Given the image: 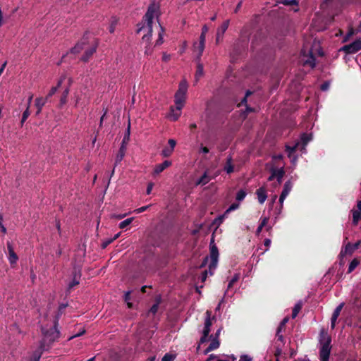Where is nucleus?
Returning <instances> with one entry per match:
<instances>
[{
  "instance_id": "30",
  "label": "nucleus",
  "mask_w": 361,
  "mask_h": 361,
  "mask_svg": "<svg viewBox=\"0 0 361 361\" xmlns=\"http://www.w3.org/2000/svg\"><path fill=\"white\" fill-rule=\"evenodd\" d=\"M302 308L301 303L298 302L295 304L292 312V318H295Z\"/></svg>"
},
{
  "instance_id": "27",
  "label": "nucleus",
  "mask_w": 361,
  "mask_h": 361,
  "mask_svg": "<svg viewBox=\"0 0 361 361\" xmlns=\"http://www.w3.org/2000/svg\"><path fill=\"white\" fill-rule=\"evenodd\" d=\"M240 279V274H235L233 277L231 279L228 284L227 290L226 291L225 294H227L228 292V290L234 285L235 283H236Z\"/></svg>"
},
{
  "instance_id": "44",
  "label": "nucleus",
  "mask_w": 361,
  "mask_h": 361,
  "mask_svg": "<svg viewBox=\"0 0 361 361\" xmlns=\"http://www.w3.org/2000/svg\"><path fill=\"white\" fill-rule=\"evenodd\" d=\"M149 207V205L140 207V208L135 209V212H136L137 214L142 213V212H145V210H147Z\"/></svg>"
},
{
  "instance_id": "8",
  "label": "nucleus",
  "mask_w": 361,
  "mask_h": 361,
  "mask_svg": "<svg viewBox=\"0 0 361 361\" xmlns=\"http://www.w3.org/2000/svg\"><path fill=\"white\" fill-rule=\"evenodd\" d=\"M205 315H206V317H205L204 324V329L202 330V336L200 338V343H204L207 341V340H208L207 337L210 332V328H211V326L212 324V319H214V317H213V318L211 317L212 312L209 310H207L206 312Z\"/></svg>"
},
{
  "instance_id": "45",
  "label": "nucleus",
  "mask_w": 361,
  "mask_h": 361,
  "mask_svg": "<svg viewBox=\"0 0 361 361\" xmlns=\"http://www.w3.org/2000/svg\"><path fill=\"white\" fill-rule=\"evenodd\" d=\"M127 144L128 142H123V141H122L121 145L119 148V151H121V152L126 154Z\"/></svg>"
},
{
  "instance_id": "6",
  "label": "nucleus",
  "mask_w": 361,
  "mask_h": 361,
  "mask_svg": "<svg viewBox=\"0 0 361 361\" xmlns=\"http://www.w3.org/2000/svg\"><path fill=\"white\" fill-rule=\"evenodd\" d=\"M219 251L216 245H211L210 247V256L209 257H206L202 267L207 264V261L209 259V270H206L202 276V281H204L208 271L211 275L213 274L214 271L216 269L218 264Z\"/></svg>"
},
{
  "instance_id": "59",
  "label": "nucleus",
  "mask_w": 361,
  "mask_h": 361,
  "mask_svg": "<svg viewBox=\"0 0 361 361\" xmlns=\"http://www.w3.org/2000/svg\"><path fill=\"white\" fill-rule=\"evenodd\" d=\"M251 94H252V92L250 91H247L245 97L242 100V103H246V102H247V97H248Z\"/></svg>"
},
{
  "instance_id": "4",
  "label": "nucleus",
  "mask_w": 361,
  "mask_h": 361,
  "mask_svg": "<svg viewBox=\"0 0 361 361\" xmlns=\"http://www.w3.org/2000/svg\"><path fill=\"white\" fill-rule=\"evenodd\" d=\"M88 42V37H83L81 40L71 49V52L73 54H78L82 50H85V54L82 56L81 60L83 61H87L97 49V44L95 42L92 43L90 47H87Z\"/></svg>"
},
{
  "instance_id": "32",
  "label": "nucleus",
  "mask_w": 361,
  "mask_h": 361,
  "mask_svg": "<svg viewBox=\"0 0 361 361\" xmlns=\"http://www.w3.org/2000/svg\"><path fill=\"white\" fill-rule=\"evenodd\" d=\"M130 123L128 122V125L126 131V133L123 136V142H128L130 140Z\"/></svg>"
},
{
  "instance_id": "50",
  "label": "nucleus",
  "mask_w": 361,
  "mask_h": 361,
  "mask_svg": "<svg viewBox=\"0 0 361 361\" xmlns=\"http://www.w3.org/2000/svg\"><path fill=\"white\" fill-rule=\"evenodd\" d=\"M85 333V330L82 329L81 331H79V333L76 334L75 335L71 336L69 338V340H71L75 337L80 336L83 335Z\"/></svg>"
},
{
  "instance_id": "47",
  "label": "nucleus",
  "mask_w": 361,
  "mask_h": 361,
  "mask_svg": "<svg viewBox=\"0 0 361 361\" xmlns=\"http://www.w3.org/2000/svg\"><path fill=\"white\" fill-rule=\"evenodd\" d=\"M73 99L75 101V106H78L80 100V96L78 94H75Z\"/></svg>"
},
{
  "instance_id": "25",
  "label": "nucleus",
  "mask_w": 361,
  "mask_h": 361,
  "mask_svg": "<svg viewBox=\"0 0 361 361\" xmlns=\"http://www.w3.org/2000/svg\"><path fill=\"white\" fill-rule=\"evenodd\" d=\"M209 177L207 172H205L202 177L196 182V185H205L209 181Z\"/></svg>"
},
{
  "instance_id": "33",
  "label": "nucleus",
  "mask_w": 361,
  "mask_h": 361,
  "mask_svg": "<svg viewBox=\"0 0 361 361\" xmlns=\"http://www.w3.org/2000/svg\"><path fill=\"white\" fill-rule=\"evenodd\" d=\"M359 264V261L357 259H353L348 267V273H351Z\"/></svg>"
},
{
  "instance_id": "7",
  "label": "nucleus",
  "mask_w": 361,
  "mask_h": 361,
  "mask_svg": "<svg viewBox=\"0 0 361 361\" xmlns=\"http://www.w3.org/2000/svg\"><path fill=\"white\" fill-rule=\"evenodd\" d=\"M187 91L188 83L185 80H182L174 96L175 106H178V108H183L186 100Z\"/></svg>"
},
{
  "instance_id": "20",
  "label": "nucleus",
  "mask_w": 361,
  "mask_h": 361,
  "mask_svg": "<svg viewBox=\"0 0 361 361\" xmlns=\"http://www.w3.org/2000/svg\"><path fill=\"white\" fill-rule=\"evenodd\" d=\"M240 206V204L239 203H233L232 204H231L229 206V207L226 210V212H224V214L221 216H220L218 219L220 221V222H221L224 218L232 211H234L235 209H237Z\"/></svg>"
},
{
  "instance_id": "21",
  "label": "nucleus",
  "mask_w": 361,
  "mask_h": 361,
  "mask_svg": "<svg viewBox=\"0 0 361 361\" xmlns=\"http://www.w3.org/2000/svg\"><path fill=\"white\" fill-rule=\"evenodd\" d=\"M228 25H229V21L228 20H226L224 21L222 25H221V27H219V29L217 30V33H216V41L219 40V38L221 36L224 35V32H226V30L228 29Z\"/></svg>"
},
{
  "instance_id": "14",
  "label": "nucleus",
  "mask_w": 361,
  "mask_h": 361,
  "mask_svg": "<svg viewBox=\"0 0 361 361\" xmlns=\"http://www.w3.org/2000/svg\"><path fill=\"white\" fill-rule=\"evenodd\" d=\"M205 43L203 42H194L193 51L197 55V60L199 61L204 50Z\"/></svg>"
},
{
  "instance_id": "22",
  "label": "nucleus",
  "mask_w": 361,
  "mask_h": 361,
  "mask_svg": "<svg viewBox=\"0 0 361 361\" xmlns=\"http://www.w3.org/2000/svg\"><path fill=\"white\" fill-rule=\"evenodd\" d=\"M275 171V178L277 179V182L279 184H281L282 182L283 177L284 176L285 171L283 167L280 169H274Z\"/></svg>"
},
{
  "instance_id": "49",
  "label": "nucleus",
  "mask_w": 361,
  "mask_h": 361,
  "mask_svg": "<svg viewBox=\"0 0 361 361\" xmlns=\"http://www.w3.org/2000/svg\"><path fill=\"white\" fill-rule=\"evenodd\" d=\"M337 319H338V317H334V316L331 317V329H334L335 328Z\"/></svg>"
},
{
  "instance_id": "54",
  "label": "nucleus",
  "mask_w": 361,
  "mask_h": 361,
  "mask_svg": "<svg viewBox=\"0 0 361 361\" xmlns=\"http://www.w3.org/2000/svg\"><path fill=\"white\" fill-rule=\"evenodd\" d=\"M264 245L267 247L266 250H268L269 247L271 245V240L270 239H265L264 242Z\"/></svg>"
},
{
  "instance_id": "56",
  "label": "nucleus",
  "mask_w": 361,
  "mask_h": 361,
  "mask_svg": "<svg viewBox=\"0 0 361 361\" xmlns=\"http://www.w3.org/2000/svg\"><path fill=\"white\" fill-rule=\"evenodd\" d=\"M354 33V31L353 29H350L348 34L346 35V37L344 39V41H346L350 37H351Z\"/></svg>"
},
{
  "instance_id": "60",
  "label": "nucleus",
  "mask_w": 361,
  "mask_h": 361,
  "mask_svg": "<svg viewBox=\"0 0 361 361\" xmlns=\"http://www.w3.org/2000/svg\"><path fill=\"white\" fill-rule=\"evenodd\" d=\"M288 317H285V318L282 320V322H281V325H280V326H279V327H281V328L282 326H284V325L288 322Z\"/></svg>"
},
{
  "instance_id": "19",
  "label": "nucleus",
  "mask_w": 361,
  "mask_h": 361,
  "mask_svg": "<svg viewBox=\"0 0 361 361\" xmlns=\"http://www.w3.org/2000/svg\"><path fill=\"white\" fill-rule=\"evenodd\" d=\"M68 87H67L65 89V90L63 91V94L61 97V99H60V103L61 105H63L67 102V98H68V95L69 94V87L71 86V85L72 83V78H68Z\"/></svg>"
},
{
  "instance_id": "46",
  "label": "nucleus",
  "mask_w": 361,
  "mask_h": 361,
  "mask_svg": "<svg viewBox=\"0 0 361 361\" xmlns=\"http://www.w3.org/2000/svg\"><path fill=\"white\" fill-rule=\"evenodd\" d=\"M238 361H252V358L247 355H243L240 356Z\"/></svg>"
},
{
  "instance_id": "12",
  "label": "nucleus",
  "mask_w": 361,
  "mask_h": 361,
  "mask_svg": "<svg viewBox=\"0 0 361 361\" xmlns=\"http://www.w3.org/2000/svg\"><path fill=\"white\" fill-rule=\"evenodd\" d=\"M7 249L8 252V260L11 266L15 265L18 260V257L15 252L11 242H7Z\"/></svg>"
},
{
  "instance_id": "16",
  "label": "nucleus",
  "mask_w": 361,
  "mask_h": 361,
  "mask_svg": "<svg viewBox=\"0 0 361 361\" xmlns=\"http://www.w3.org/2000/svg\"><path fill=\"white\" fill-rule=\"evenodd\" d=\"M171 161L169 160H165L161 164H157L155 166L154 169L153 173L154 175H158L160 173H161L164 170H165L166 168L169 167L171 165Z\"/></svg>"
},
{
  "instance_id": "40",
  "label": "nucleus",
  "mask_w": 361,
  "mask_h": 361,
  "mask_svg": "<svg viewBox=\"0 0 361 361\" xmlns=\"http://www.w3.org/2000/svg\"><path fill=\"white\" fill-rule=\"evenodd\" d=\"M130 291H127L125 293L124 299H125V301L127 302L128 307L129 308H131L133 306V304L130 302Z\"/></svg>"
},
{
  "instance_id": "23",
  "label": "nucleus",
  "mask_w": 361,
  "mask_h": 361,
  "mask_svg": "<svg viewBox=\"0 0 361 361\" xmlns=\"http://www.w3.org/2000/svg\"><path fill=\"white\" fill-rule=\"evenodd\" d=\"M224 171L227 173H231L233 171V166L232 164V157H228L227 158L226 163L224 166Z\"/></svg>"
},
{
  "instance_id": "17",
  "label": "nucleus",
  "mask_w": 361,
  "mask_h": 361,
  "mask_svg": "<svg viewBox=\"0 0 361 361\" xmlns=\"http://www.w3.org/2000/svg\"><path fill=\"white\" fill-rule=\"evenodd\" d=\"M220 343L219 338H213L209 345L205 349L204 353L206 355L210 351L217 349L219 347Z\"/></svg>"
},
{
  "instance_id": "48",
  "label": "nucleus",
  "mask_w": 361,
  "mask_h": 361,
  "mask_svg": "<svg viewBox=\"0 0 361 361\" xmlns=\"http://www.w3.org/2000/svg\"><path fill=\"white\" fill-rule=\"evenodd\" d=\"M269 219L267 217H264L262 219L259 226L261 227L265 226L268 223Z\"/></svg>"
},
{
  "instance_id": "57",
  "label": "nucleus",
  "mask_w": 361,
  "mask_h": 361,
  "mask_svg": "<svg viewBox=\"0 0 361 361\" xmlns=\"http://www.w3.org/2000/svg\"><path fill=\"white\" fill-rule=\"evenodd\" d=\"M205 39H206V34H204V33H201L200 36V42H203V43H205Z\"/></svg>"
},
{
  "instance_id": "24",
  "label": "nucleus",
  "mask_w": 361,
  "mask_h": 361,
  "mask_svg": "<svg viewBox=\"0 0 361 361\" xmlns=\"http://www.w3.org/2000/svg\"><path fill=\"white\" fill-rule=\"evenodd\" d=\"M47 98L43 97H37L35 99V106L37 109H39V111H42L43 106L45 105L47 102Z\"/></svg>"
},
{
  "instance_id": "41",
  "label": "nucleus",
  "mask_w": 361,
  "mask_h": 361,
  "mask_svg": "<svg viewBox=\"0 0 361 361\" xmlns=\"http://www.w3.org/2000/svg\"><path fill=\"white\" fill-rule=\"evenodd\" d=\"M209 152V149L207 147L204 146L201 144L199 147V153L202 154H207Z\"/></svg>"
},
{
  "instance_id": "18",
  "label": "nucleus",
  "mask_w": 361,
  "mask_h": 361,
  "mask_svg": "<svg viewBox=\"0 0 361 361\" xmlns=\"http://www.w3.org/2000/svg\"><path fill=\"white\" fill-rule=\"evenodd\" d=\"M66 78V76L65 75H63L61 76L60 79L59 80L58 82H57V85L56 87H53L51 88V90H49L47 96V99L49 98V97H52L57 91L58 88L61 85L62 82H63V80Z\"/></svg>"
},
{
  "instance_id": "35",
  "label": "nucleus",
  "mask_w": 361,
  "mask_h": 361,
  "mask_svg": "<svg viewBox=\"0 0 361 361\" xmlns=\"http://www.w3.org/2000/svg\"><path fill=\"white\" fill-rule=\"evenodd\" d=\"M133 219H134L133 217L125 219L124 221H121L119 224V228H121V229L126 228L127 226H128L129 224H130L132 223Z\"/></svg>"
},
{
  "instance_id": "29",
  "label": "nucleus",
  "mask_w": 361,
  "mask_h": 361,
  "mask_svg": "<svg viewBox=\"0 0 361 361\" xmlns=\"http://www.w3.org/2000/svg\"><path fill=\"white\" fill-rule=\"evenodd\" d=\"M159 37L156 42V44L157 45H160L163 43L164 40H163V36H164V28L163 27L159 24Z\"/></svg>"
},
{
  "instance_id": "34",
  "label": "nucleus",
  "mask_w": 361,
  "mask_h": 361,
  "mask_svg": "<svg viewBox=\"0 0 361 361\" xmlns=\"http://www.w3.org/2000/svg\"><path fill=\"white\" fill-rule=\"evenodd\" d=\"M173 152V149H172L169 147H165L161 151V154L164 157H170L172 154Z\"/></svg>"
},
{
  "instance_id": "11",
  "label": "nucleus",
  "mask_w": 361,
  "mask_h": 361,
  "mask_svg": "<svg viewBox=\"0 0 361 361\" xmlns=\"http://www.w3.org/2000/svg\"><path fill=\"white\" fill-rule=\"evenodd\" d=\"M293 188V183L290 180H288L285 183L282 192L279 197V203L281 207H283V202L286 197L288 195Z\"/></svg>"
},
{
  "instance_id": "61",
  "label": "nucleus",
  "mask_w": 361,
  "mask_h": 361,
  "mask_svg": "<svg viewBox=\"0 0 361 361\" xmlns=\"http://www.w3.org/2000/svg\"><path fill=\"white\" fill-rule=\"evenodd\" d=\"M281 329V327H279L277 333H276V336L279 340L282 341L283 336L280 334Z\"/></svg>"
},
{
  "instance_id": "53",
  "label": "nucleus",
  "mask_w": 361,
  "mask_h": 361,
  "mask_svg": "<svg viewBox=\"0 0 361 361\" xmlns=\"http://www.w3.org/2000/svg\"><path fill=\"white\" fill-rule=\"evenodd\" d=\"M271 176L268 178L269 181H271L275 178V171L274 169H271Z\"/></svg>"
},
{
  "instance_id": "52",
  "label": "nucleus",
  "mask_w": 361,
  "mask_h": 361,
  "mask_svg": "<svg viewBox=\"0 0 361 361\" xmlns=\"http://www.w3.org/2000/svg\"><path fill=\"white\" fill-rule=\"evenodd\" d=\"M158 305L159 304L157 303V304H154L150 309V312L152 313V314H155L157 312V310H158Z\"/></svg>"
},
{
  "instance_id": "43",
  "label": "nucleus",
  "mask_w": 361,
  "mask_h": 361,
  "mask_svg": "<svg viewBox=\"0 0 361 361\" xmlns=\"http://www.w3.org/2000/svg\"><path fill=\"white\" fill-rule=\"evenodd\" d=\"M168 143L169 145V147L174 150V148L176 145V141L173 139H169Z\"/></svg>"
},
{
  "instance_id": "2",
  "label": "nucleus",
  "mask_w": 361,
  "mask_h": 361,
  "mask_svg": "<svg viewBox=\"0 0 361 361\" xmlns=\"http://www.w3.org/2000/svg\"><path fill=\"white\" fill-rule=\"evenodd\" d=\"M158 15V8L155 4H152L148 7L147 11L145 13L142 22L140 25V27L137 29V32H144L142 39L145 42H149L152 37V24L154 18Z\"/></svg>"
},
{
  "instance_id": "5",
  "label": "nucleus",
  "mask_w": 361,
  "mask_h": 361,
  "mask_svg": "<svg viewBox=\"0 0 361 361\" xmlns=\"http://www.w3.org/2000/svg\"><path fill=\"white\" fill-rule=\"evenodd\" d=\"M331 339L329 334L324 330H322L319 334V359L321 361H329L331 350Z\"/></svg>"
},
{
  "instance_id": "28",
  "label": "nucleus",
  "mask_w": 361,
  "mask_h": 361,
  "mask_svg": "<svg viewBox=\"0 0 361 361\" xmlns=\"http://www.w3.org/2000/svg\"><path fill=\"white\" fill-rule=\"evenodd\" d=\"M352 213H353V222L354 224L356 225L358 223V221H360V219H361V212H360V211L353 210Z\"/></svg>"
},
{
  "instance_id": "36",
  "label": "nucleus",
  "mask_w": 361,
  "mask_h": 361,
  "mask_svg": "<svg viewBox=\"0 0 361 361\" xmlns=\"http://www.w3.org/2000/svg\"><path fill=\"white\" fill-rule=\"evenodd\" d=\"M124 153L121 152V151L118 150V152L117 153L115 159V166H117L118 164L121 163V161L123 160V157H125Z\"/></svg>"
},
{
  "instance_id": "51",
  "label": "nucleus",
  "mask_w": 361,
  "mask_h": 361,
  "mask_svg": "<svg viewBox=\"0 0 361 361\" xmlns=\"http://www.w3.org/2000/svg\"><path fill=\"white\" fill-rule=\"evenodd\" d=\"M153 186H154V184L152 183H149L148 184L147 188V191H146L147 195H149L151 193Z\"/></svg>"
},
{
  "instance_id": "63",
  "label": "nucleus",
  "mask_w": 361,
  "mask_h": 361,
  "mask_svg": "<svg viewBox=\"0 0 361 361\" xmlns=\"http://www.w3.org/2000/svg\"><path fill=\"white\" fill-rule=\"evenodd\" d=\"M208 27L207 25H204L202 28V32L201 33H204V34H206L208 32Z\"/></svg>"
},
{
  "instance_id": "37",
  "label": "nucleus",
  "mask_w": 361,
  "mask_h": 361,
  "mask_svg": "<svg viewBox=\"0 0 361 361\" xmlns=\"http://www.w3.org/2000/svg\"><path fill=\"white\" fill-rule=\"evenodd\" d=\"M30 115V110L28 109V107L26 108L25 111L23 113L22 119H21V126L23 125V123L25 122V121L27 119L29 116Z\"/></svg>"
},
{
  "instance_id": "10",
  "label": "nucleus",
  "mask_w": 361,
  "mask_h": 361,
  "mask_svg": "<svg viewBox=\"0 0 361 361\" xmlns=\"http://www.w3.org/2000/svg\"><path fill=\"white\" fill-rule=\"evenodd\" d=\"M302 61L305 66H307L311 68H313L316 65L315 58L313 56L312 50H309L306 54L305 49L302 50Z\"/></svg>"
},
{
  "instance_id": "58",
  "label": "nucleus",
  "mask_w": 361,
  "mask_h": 361,
  "mask_svg": "<svg viewBox=\"0 0 361 361\" xmlns=\"http://www.w3.org/2000/svg\"><path fill=\"white\" fill-rule=\"evenodd\" d=\"M0 229L4 234L6 233L7 230L6 228L4 226L3 223L0 224Z\"/></svg>"
},
{
  "instance_id": "64",
  "label": "nucleus",
  "mask_w": 361,
  "mask_h": 361,
  "mask_svg": "<svg viewBox=\"0 0 361 361\" xmlns=\"http://www.w3.org/2000/svg\"><path fill=\"white\" fill-rule=\"evenodd\" d=\"M216 355H214V354H211V355L208 357V358L207 359V360H206V361H212V360H214V358H216Z\"/></svg>"
},
{
  "instance_id": "15",
  "label": "nucleus",
  "mask_w": 361,
  "mask_h": 361,
  "mask_svg": "<svg viewBox=\"0 0 361 361\" xmlns=\"http://www.w3.org/2000/svg\"><path fill=\"white\" fill-rule=\"evenodd\" d=\"M182 109L183 108H178V106H175V107L171 106L168 118L173 121H177L181 115Z\"/></svg>"
},
{
  "instance_id": "55",
  "label": "nucleus",
  "mask_w": 361,
  "mask_h": 361,
  "mask_svg": "<svg viewBox=\"0 0 361 361\" xmlns=\"http://www.w3.org/2000/svg\"><path fill=\"white\" fill-rule=\"evenodd\" d=\"M329 84L328 82H325V83L322 84L321 86V89L323 91L327 90L329 89Z\"/></svg>"
},
{
  "instance_id": "13",
  "label": "nucleus",
  "mask_w": 361,
  "mask_h": 361,
  "mask_svg": "<svg viewBox=\"0 0 361 361\" xmlns=\"http://www.w3.org/2000/svg\"><path fill=\"white\" fill-rule=\"evenodd\" d=\"M256 195L259 204H262L267 198V192L265 187L262 186L256 190Z\"/></svg>"
},
{
  "instance_id": "31",
  "label": "nucleus",
  "mask_w": 361,
  "mask_h": 361,
  "mask_svg": "<svg viewBox=\"0 0 361 361\" xmlns=\"http://www.w3.org/2000/svg\"><path fill=\"white\" fill-rule=\"evenodd\" d=\"M246 192L244 190H240L236 194V200L238 202L243 201L246 197Z\"/></svg>"
},
{
  "instance_id": "26",
  "label": "nucleus",
  "mask_w": 361,
  "mask_h": 361,
  "mask_svg": "<svg viewBox=\"0 0 361 361\" xmlns=\"http://www.w3.org/2000/svg\"><path fill=\"white\" fill-rule=\"evenodd\" d=\"M203 74H204L203 66L200 63H198L197 66L196 73H195L196 80H198L199 78L203 75Z\"/></svg>"
},
{
  "instance_id": "1",
  "label": "nucleus",
  "mask_w": 361,
  "mask_h": 361,
  "mask_svg": "<svg viewBox=\"0 0 361 361\" xmlns=\"http://www.w3.org/2000/svg\"><path fill=\"white\" fill-rule=\"evenodd\" d=\"M59 317L54 320V324L49 329L44 326L42 327L43 338L40 342L39 350L34 353L31 361H39L41 354L43 351L47 350L52 343L56 341L60 336V331L57 328Z\"/></svg>"
},
{
  "instance_id": "39",
  "label": "nucleus",
  "mask_w": 361,
  "mask_h": 361,
  "mask_svg": "<svg viewBox=\"0 0 361 361\" xmlns=\"http://www.w3.org/2000/svg\"><path fill=\"white\" fill-rule=\"evenodd\" d=\"M176 356L172 355V354H169V353H166L162 358L161 361H173L174 359H175Z\"/></svg>"
},
{
  "instance_id": "3",
  "label": "nucleus",
  "mask_w": 361,
  "mask_h": 361,
  "mask_svg": "<svg viewBox=\"0 0 361 361\" xmlns=\"http://www.w3.org/2000/svg\"><path fill=\"white\" fill-rule=\"evenodd\" d=\"M312 140V134L303 133L300 137V141H297L293 145H286V150L288 152V157L291 159L290 161L293 165L295 166L298 160V157L293 155V153L298 149H300L302 152H305V147Z\"/></svg>"
},
{
  "instance_id": "38",
  "label": "nucleus",
  "mask_w": 361,
  "mask_h": 361,
  "mask_svg": "<svg viewBox=\"0 0 361 361\" xmlns=\"http://www.w3.org/2000/svg\"><path fill=\"white\" fill-rule=\"evenodd\" d=\"M343 305H344L343 303H341L339 305H338L336 307V308L334 310L332 316H334V317H338V316L341 313V311L342 310V309L343 307Z\"/></svg>"
},
{
  "instance_id": "42",
  "label": "nucleus",
  "mask_w": 361,
  "mask_h": 361,
  "mask_svg": "<svg viewBox=\"0 0 361 361\" xmlns=\"http://www.w3.org/2000/svg\"><path fill=\"white\" fill-rule=\"evenodd\" d=\"M114 241V239L109 238L104 240L102 243V248L106 247L109 244H111Z\"/></svg>"
},
{
  "instance_id": "62",
  "label": "nucleus",
  "mask_w": 361,
  "mask_h": 361,
  "mask_svg": "<svg viewBox=\"0 0 361 361\" xmlns=\"http://www.w3.org/2000/svg\"><path fill=\"white\" fill-rule=\"evenodd\" d=\"M78 283H79V281H77V280H75V279H74V280H73V281L70 283V285H69V288H72V287H73L74 286L78 285Z\"/></svg>"
},
{
  "instance_id": "9",
  "label": "nucleus",
  "mask_w": 361,
  "mask_h": 361,
  "mask_svg": "<svg viewBox=\"0 0 361 361\" xmlns=\"http://www.w3.org/2000/svg\"><path fill=\"white\" fill-rule=\"evenodd\" d=\"M361 49V39H357L349 44H346L340 49V51L346 54H355Z\"/></svg>"
}]
</instances>
